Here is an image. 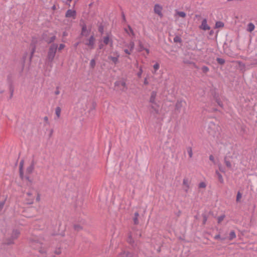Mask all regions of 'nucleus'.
Masks as SVG:
<instances>
[{"instance_id": "nucleus-46", "label": "nucleus", "mask_w": 257, "mask_h": 257, "mask_svg": "<svg viewBox=\"0 0 257 257\" xmlns=\"http://www.w3.org/2000/svg\"><path fill=\"white\" fill-rule=\"evenodd\" d=\"M145 48L143 46V45L142 44V42L141 41L139 42V51H142L144 50Z\"/></svg>"}, {"instance_id": "nucleus-52", "label": "nucleus", "mask_w": 257, "mask_h": 257, "mask_svg": "<svg viewBox=\"0 0 257 257\" xmlns=\"http://www.w3.org/2000/svg\"><path fill=\"white\" fill-rule=\"evenodd\" d=\"M35 46H34V47L32 49V52H31L30 59H31L32 57H33V55L34 53L35 52Z\"/></svg>"}, {"instance_id": "nucleus-16", "label": "nucleus", "mask_w": 257, "mask_h": 257, "mask_svg": "<svg viewBox=\"0 0 257 257\" xmlns=\"http://www.w3.org/2000/svg\"><path fill=\"white\" fill-rule=\"evenodd\" d=\"M20 233V231L18 230H17V229L14 230L13 231V232H12V235H11L12 239H17Z\"/></svg>"}, {"instance_id": "nucleus-31", "label": "nucleus", "mask_w": 257, "mask_h": 257, "mask_svg": "<svg viewBox=\"0 0 257 257\" xmlns=\"http://www.w3.org/2000/svg\"><path fill=\"white\" fill-rule=\"evenodd\" d=\"M127 242L132 245H133L134 243V240H133V239L132 238V236L131 234H129L128 237L127 238Z\"/></svg>"}, {"instance_id": "nucleus-29", "label": "nucleus", "mask_w": 257, "mask_h": 257, "mask_svg": "<svg viewBox=\"0 0 257 257\" xmlns=\"http://www.w3.org/2000/svg\"><path fill=\"white\" fill-rule=\"evenodd\" d=\"M216 61L217 62V63L218 64H219L220 65H224L225 63L224 59H223L222 58H217Z\"/></svg>"}, {"instance_id": "nucleus-53", "label": "nucleus", "mask_w": 257, "mask_h": 257, "mask_svg": "<svg viewBox=\"0 0 257 257\" xmlns=\"http://www.w3.org/2000/svg\"><path fill=\"white\" fill-rule=\"evenodd\" d=\"M209 160L211 161L213 163H215L214 158L213 155H211L209 156Z\"/></svg>"}, {"instance_id": "nucleus-6", "label": "nucleus", "mask_w": 257, "mask_h": 257, "mask_svg": "<svg viewBox=\"0 0 257 257\" xmlns=\"http://www.w3.org/2000/svg\"><path fill=\"white\" fill-rule=\"evenodd\" d=\"M95 39L93 35L89 38L88 42L85 43V45L89 47L90 49H92L94 48V43Z\"/></svg>"}, {"instance_id": "nucleus-10", "label": "nucleus", "mask_w": 257, "mask_h": 257, "mask_svg": "<svg viewBox=\"0 0 257 257\" xmlns=\"http://www.w3.org/2000/svg\"><path fill=\"white\" fill-rule=\"evenodd\" d=\"M76 11L69 9L67 11L66 14H65V17L66 18L72 17L74 19L76 17Z\"/></svg>"}, {"instance_id": "nucleus-33", "label": "nucleus", "mask_w": 257, "mask_h": 257, "mask_svg": "<svg viewBox=\"0 0 257 257\" xmlns=\"http://www.w3.org/2000/svg\"><path fill=\"white\" fill-rule=\"evenodd\" d=\"M177 14L180 17L185 18L186 16V13L184 12L177 11Z\"/></svg>"}, {"instance_id": "nucleus-51", "label": "nucleus", "mask_w": 257, "mask_h": 257, "mask_svg": "<svg viewBox=\"0 0 257 257\" xmlns=\"http://www.w3.org/2000/svg\"><path fill=\"white\" fill-rule=\"evenodd\" d=\"M65 47V45L63 44H61L60 45H59V47L58 48V50L59 51H60L62 49H63Z\"/></svg>"}, {"instance_id": "nucleus-28", "label": "nucleus", "mask_w": 257, "mask_h": 257, "mask_svg": "<svg viewBox=\"0 0 257 257\" xmlns=\"http://www.w3.org/2000/svg\"><path fill=\"white\" fill-rule=\"evenodd\" d=\"M224 163L226 166V167L228 168H231V164L229 161L227 160V157H224Z\"/></svg>"}, {"instance_id": "nucleus-59", "label": "nucleus", "mask_w": 257, "mask_h": 257, "mask_svg": "<svg viewBox=\"0 0 257 257\" xmlns=\"http://www.w3.org/2000/svg\"><path fill=\"white\" fill-rule=\"evenodd\" d=\"M44 119L47 123H49L48 117L47 116H45Z\"/></svg>"}, {"instance_id": "nucleus-7", "label": "nucleus", "mask_w": 257, "mask_h": 257, "mask_svg": "<svg viewBox=\"0 0 257 257\" xmlns=\"http://www.w3.org/2000/svg\"><path fill=\"white\" fill-rule=\"evenodd\" d=\"M190 181L187 178H184L183 180V189L186 193L188 192L190 188Z\"/></svg>"}, {"instance_id": "nucleus-44", "label": "nucleus", "mask_w": 257, "mask_h": 257, "mask_svg": "<svg viewBox=\"0 0 257 257\" xmlns=\"http://www.w3.org/2000/svg\"><path fill=\"white\" fill-rule=\"evenodd\" d=\"M174 41L175 42H180V43L181 42V39L179 36H176L174 38Z\"/></svg>"}, {"instance_id": "nucleus-8", "label": "nucleus", "mask_w": 257, "mask_h": 257, "mask_svg": "<svg viewBox=\"0 0 257 257\" xmlns=\"http://www.w3.org/2000/svg\"><path fill=\"white\" fill-rule=\"evenodd\" d=\"M114 85L115 86H122L123 88L121 89V90L123 91H125L127 89L126 83L124 81H117L115 82Z\"/></svg>"}, {"instance_id": "nucleus-60", "label": "nucleus", "mask_w": 257, "mask_h": 257, "mask_svg": "<svg viewBox=\"0 0 257 257\" xmlns=\"http://www.w3.org/2000/svg\"><path fill=\"white\" fill-rule=\"evenodd\" d=\"M144 83L145 85H148L149 84V82L148 81L147 78L145 79Z\"/></svg>"}, {"instance_id": "nucleus-42", "label": "nucleus", "mask_w": 257, "mask_h": 257, "mask_svg": "<svg viewBox=\"0 0 257 257\" xmlns=\"http://www.w3.org/2000/svg\"><path fill=\"white\" fill-rule=\"evenodd\" d=\"M206 186L205 183L202 182L199 184V188H205Z\"/></svg>"}, {"instance_id": "nucleus-18", "label": "nucleus", "mask_w": 257, "mask_h": 257, "mask_svg": "<svg viewBox=\"0 0 257 257\" xmlns=\"http://www.w3.org/2000/svg\"><path fill=\"white\" fill-rule=\"evenodd\" d=\"M132 254L128 251H122L119 254V257H132Z\"/></svg>"}, {"instance_id": "nucleus-27", "label": "nucleus", "mask_w": 257, "mask_h": 257, "mask_svg": "<svg viewBox=\"0 0 257 257\" xmlns=\"http://www.w3.org/2000/svg\"><path fill=\"white\" fill-rule=\"evenodd\" d=\"M55 39H56V37L55 36H53L51 37V38H50L49 39H46L45 41L48 44H50V43L53 42L55 40Z\"/></svg>"}, {"instance_id": "nucleus-38", "label": "nucleus", "mask_w": 257, "mask_h": 257, "mask_svg": "<svg viewBox=\"0 0 257 257\" xmlns=\"http://www.w3.org/2000/svg\"><path fill=\"white\" fill-rule=\"evenodd\" d=\"M201 70L204 73H206L209 71V68L206 66H204L202 67Z\"/></svg>"}, {"instance_id": "nucleus-40", "label": "nucleus", "mask_w": 257, "mask_h": 257, "mask_svg": "<svg viewBox=\"0 0 257 257\" xmlns=\"http://www.w3.org/2000/svg\"><path fill=\"white\" fill-rule=\"evenodd\" d=\"M95 61L94 59H92L91 61H90V67L91 68H94L95 66Z\"/></svg>"}, {"instance_id": "nucleus-49", "label": "nucleus", "mask_w": 257, "mask_h": 257, "mask_svg": "<svg viewBox=\"0 0 257 257\" xmlns=\"http://www.w3.org/2000/svg\"><path fill=\"white\" fill-rule=\"evenodd\" d=\"M98 31L101 34L103 33V27L102 26H100L98 28Z\"/></svg>"}, {"instance_id": "nucleus-15", "label": "nucleus", "mask_w": 257, "mask_h": 257, "mask_svg": "<svg viewBox=\"0 0 257 257\" xmlns=\"http://www.w3.org/2000/svg\"><path fill=\"white\" fill-rule=\"evenodd\" d=\"M24 160H21L20 163V166H19V172H20V176L21 178H23L24 176V173L23 170V168L24 166Z\"/></svg>"}, {"instance_id": "nucleus-32", "label": "nucleus", "mask_w": 257, "mask_h": 257, "mask_svg": "<svg viewBox=\"0 0 257 257\" xmlns=\"http://www.w3.org/2000/svg\"><path fill=\"white\" fill-rule=\"evenodd\" d=\"M187 150L188 153L189 154V157L190 158H191L193 156V152H192V150L191 147H188L187 148Z\"/></svg>"}, {"instance_id": "nucleus-48", "label": "nucleus", "mask_w": 257, "mask_h": 257, "mask_svg": "<svg viewBox=\"0 0 257 257\" xmlns=\"http://www.w3.org/2000/svg\"><path fill=\"white\" fill-rule=\"evenodd\" d=\"M153 67L155 71L158 70L159 68V64L158 63H156L155 65H154Z\"/></svg>"}, {"instance_id": "nucleus-41", "label": "nucleus", "mask_w": 257, "mask_h": 257, "mask_svg": "<svg viewBox=\"0 0 257 257\" xmlns=\"http://www.w3.org/2000/svg\"><path fill=\"white\" fill-rule=\"evenodd\" d=\"M134 46H135V44H134V42H131L128 45V47L130 48L131 51H132L134 49Z\"/></svg>"}, {"instance_id": "nucleus-37", "label": "nucleus", "mask_w": 257, "mask_h": 257, "mask_svg": "<svg viewBox=\"0 0 257 257\" xmlns=\"http://www.w3.org/2000/svg\"><path fill=\"white\" fill-rule=\"evenodd\" d=\"M9 90H10V98H12L13 96V93H14V87H9Z\"/></svg>"}, {"instance_id": "nucleus-63", "label": "nucleus", "mask_w": 257, "mask_h": 257, "mask_svg": "<svg viewBox=\"0 0 257 257\" xmlns=\"http://www.w3.org/2000/svg\"><path fill=\"white\" fill-rule=\"evenodd\" d=\"M72 1V0H67V2H66V5H68L69 6H70V3Z\"/></svg>"}, {"instance_id": "nucleus-14", "label": "nucleus", "mask_w": 257, "mask_h": 257, "mask_svg": "<svg viewBox=\"0 0 257 257\" xmlns=\"http://www.w3.org/2000/svg\"><path fill=\"white\" fill-rule=\"evenodd\" d=\"M151 108L153 109V111H152V113H155V114H158L159 113V105L156 103V105H155V104H152L151 105Z\"/></svg>"}, {"instance_id": "nucleus-19", "label": "nucleus", "mask_w": 257, "mask_h": 257, "mask_svg": "<svg viewBox=\"0 0 257 257\" xmlns=\"http://www.w3.org/2000/svg\"><path fill=\"white\" fill-rule=\"evenodd\" d=\"M236 63L238 64L240 70L241 71L245 70V64L241 61H236Z\"/></svg>"}, {"instance_id": "nucleus-26", "label": "nucleus", "mask_w": 257, "mask_h": 257, "mask_svg": "<svg viewBox=\"0 0 257 257\" xmlns=\"http://www.w3.org/2000/svg\"><path fill=\"white\" fill-rule=\"evenodd\" d=\"M224 27V23L221 21H217L215 23V28H222Z\"/></svg>"}, {"instance_id": "nucleus-62", "label": "nucleus", "mask_w": 257, "mask_h": 257, "mask_svg": "<svg viewBox=\"0 0 257 257\" xmlns=\"http://www.w3.org/2000/svg\"><path fill=\"white\" fill-rule=\"evenodd\" d=\"M122 17L123 20L124 21H125V15L123 13H122Z\"/></svg>"}, {"instance_id": "nucleus-5", "label": "nucleus", "mask_w": 257, "mask_h": 257, "mask_svg": "<svg viewBox=\"0 0 257 257\" xmlns=\"http://www.w3.org/2000/svg\"><path fill=\"white\" fill-rule=\"evenodd\" d=\"M186 104V102L182 100H178L175 104V110L180 112L181 108Z\"/></svg>"}, {"instance_id": "nucleus-12", "label": "nucleus", "mask_w": 257, "mask_h": 257, "mask_svg": "<svg viewBox=\"0 0 257 257\" xmlns=\"http://www.w3.org/2000/svg\"><path fill=\"white\" fill-rule=\"evenodd\" d=\"M157 96V92L155 91H153L151 92V97L150 98V102L152 104H155L156 105V102H155V99Z\"/></svg>"}, {"instance_id": "nucleus-64", "label": "nucleus", "mask_w": 257, "mask_h": 257, "mask_svg": "<svg viewBox=\"0 0 257 257\" xmlns=\"http://www.w3.org/2000/svg\"><path fill=\"white\" fill-rule=\"evenodd\" d=\"M209 35L210 36H212L214 34V31L213 30H211L210 32H209Z\"/></svg>"}, {"instance_id": "nucleus-24", "label": "nucleus", "mask_w": 257, "mask_h": 257, "mask_svg": "<svg viewBox=\"0 0 257 257\" xmlns=\"http://www.w3.org/2000/svg\"><path fill=\"white\" fill-rule=\"evenodd\" d=\"M61 109L60 107L58 106L56 108L55 113L57 115V118H59L60 116Z\"/></svg>"}, {"instance_id": "nucleus-57", "label": "nucleus", "mask_w": 257, "mask_h": 257, "mask_svg": "<svg viewBox=\"0 0 257 257\" xmlns=\"http://www.w3.org/2000/svg\"><path fill=\"white\" fill-rule=\"evenodd\" d=\"M128 29L130 31V32H131V33L133 35H134V31L132 28V27L130 26H128Z\"/></svg>"}, {"instance_id": "nucleus-2", "label": "nucleus", "mask_w": 257, "mask_h": 257, "mask_svg": "<svg viewBox=\"0 0 257 257\" xmlns=\"http://www.w3.org/2000/svg\"><path fill=\"white\" fill-rule=\"evenodd\" d=\"M57 48V44L55 43L52 44L50 46L47 55V59L49 61L52 62L53 60L56 53Z\"/></svg>"}, {"instance_id": "nucleus-3", "label": "nucleus", "mask_w": 257, "mask_h": 257, "mask_svg": "<svg viewBox=\"0 0 257 257\" xmlns=\"http://www.w3.org/2000/svg\"><path fill=\"white\" fill-rule=\"evenodd\" d=\"M163 7L160 5L157 4L154 6V11L156 14H157L161 18H163V15L162 13Z\"/></svg>"}, {"instance_id": "nucleus-47", "label": "nucleus", "mask_w": 257, "mask_h": 257, "mask_svg": "<svg viewBox=\"0 0 257 257\" xmlns=\"http://www.w3.org/2000/svg\"><path fill=\"white\" fill-rule=\"evenodd\" d=\"M54 253L56 254H60L61 253V250L60 248H58L55 249Z\"/></svg>"}, {"instance_id": "nucleus-11", "label": "nucleus", "mask_w": 257, "mask_h": 257, "mask_svg": "<svg viewBox=\"0 0 257 257\" xmlns=\"http://www.w3.org/2000/svg\"><path fill=\"white\" fill-rule=\"evenodd\" d=\"M90 31V30H88L87 29L86 25L85 24L82 25V30L81 33L82 36L87 37L89 34Z\"/></svg>"}, {"instance_id": "nucleus-34", "label": "nucleus", "mask_w": 257, "mask_h": 257, "mask_svg": "<svg viewBox=\"0 0 257 257\" xmlns=\"http://www.w3.org/2000/svg\"><path fill=\"white\" fill-rule=\"evenodd\" d=\"M109 59L115 64L118 62V57H110Z\"/></svg>"}, {"instance_id": "nucleus-35", "label": "nucleus", "mask_w": 257, "mask_h": 257, "mask_svg": "<svg viewBox=\"0 0 257 257\" xmlns=\"http://www.w3.org/2000/svg\"><path fill=\"white\" fill-rule=\"evenodd\" d=\"M215 101L217 103L218 105L219 106H220L221 107H223V103L221 102V101L220 100L219 98L216 97Z\"/></svg>"}, {"instance_id": "nucleus-61", "label": "nucleus", "mask_w": 257, "mask_h": 257, "mask_svg": "<svg viewBox=\"0 0 257 257\" xmlns=\"http://www.w3.org/2000/svg\"><path fill=\"white\" fill-rule=\"evenodd\" d=\"M40 197L39 194H38V196H37V198H36V200H37V201H40Z\"/></svg>"}, {"instance_id": "nucleus-45", "label": "nucleus", "mask_w": 257, "mask_h": 257, "mask_svg": "<svg viewBox=\"0 0 257 257\" xmlns=\"http://www.w3.org/2000/svg\"><path fill=\"white\" fill-rule=\"evenodd\" d=\"M202 217H203V224H205L206 223V222L207 220V217L206 215L205 214H202Z\"/></svg>"}, {"instance_id": "nucleus-1", "label": "nucleus", "mask_w": 257, "mask_h": 257, "mask_svg": "<svg viewBox=\"0 0 257 257\" xmlns=\"http://www.w3.org/2000/svg\"><path fill=\"white\" fill-rule=\"evenodd\" d=\"M30 245L35 249H38L39 252L41 254L47 253V250L45 248L42 247L43 243L41 240H38L36 238L30 239Z\"/></svg>"}, {"instance_id": "nucleus-56", "label": "nucleus", "mask_w": 257, "mask_h": 257, "mask_svg": "<svg viewBox=\"0 0 257 257\" xmlns=\"http://www.w3.org/2000/svg\"><path fill=\"white\" fill-rule=\"evenodd\" d=\"M59 93H60V91L59 90V87H56V90L55 92V94L56 95H58V94H59Z\"/></svg>"}, {"instance_id": "nucleus-54", "label": "nucleus", "mask_w": 257, "mask_h": 257, "mask_svg": "<svg viewBox=\"0 0 257 257\" xmlns=\"http://www.w3.org/2000/svg\"><path fill=\"white\" fill-rule=\"evenodd\" d=\"M142 72H143V70H142V69L141 68V69H140L139 72L138 73V77H141V75H142Z\"/></svg>"}, {"instance_id": "nucleus-20", "label": "nucleus", "mask_w": 257, "mask_h": 257, "mask_svg": "<svg viewBox=\"0 0 257 257\" xmlns=\"http://www.w3.org/2000/svg\"><path fill=\"white\" fill-rule=\"evenodd\" d=\"M236 237V234L235 231L234 230H232L230 231L228 236V239L229 240H232L233 239Z\"/></svg>"}, {"instance_id": "nucleus-25", "label": "nucleus", "mask_w": 257, "mask_h": 257, "mask_svg": "<svg viewBox=\"0 0 257 257\" xmlns=\"http://www.w3.org/2000/svg\"><path fill=\"white\" fill-rule=\"evenodd\" d=\"M216 174L217 175L219 181L221 183H223V177H222V175H221V174L217 171H216Z\"/></svg>"}, {"instance_id": "nucleus-55", "label": "nucleus", "mask_w": 257, "mask_h": 257, "mask_svg": "<svg viewBox=\"0 0 257 257\" xmlns=\"http://www.w3.org/2000/svg\"><path fill=\"white\" fill-rule=\"evenodd\" d=\"M124 52H125L126 54H129V55H130V54H131V52H132V51H131V50H127V49H125V50H124Z\"/></svg>"}, {"instance_id": "nucleus-39", "label": "nucleus", "mask_w": 257, "mask_h": 257, "mask_svg": "<svg viewBox=\"0 0 257 257\" xmlns=\"http://www.w3.org/2000/svg\"><path fill=\"white\" fill-rule=\"evenodd\" d=\"M109 42V38L108 36L104 37L103 42L105 45H107Z\"/></svg>"}, {"instance_id": "nucleus-58", "label": "nucleus", "mask_w": 257, "mask_h": 257, "mask_svg": "<svg viewBox=\"0 0 257 257\" xmlns=\"http://www.w3.org/2000/svg\"><path fill=\"white\" fill-rule=\"evenodd\" d=\"M213 97H214V100H215L216 97L219 98V96L217 94H216V93H214V94H213Z\"/></svg>"}, {"instance_id": "nucleus-50", "label": "nucleus", "mask_w": 257, "mask_h": 257, "mask_svg": "<svg viewBox=\"0 0 257 257\" xmlns=\"http://www.w3.org/2000/svg\"><path fill=\"white\" fill-rule=\"evenodd\" d=\"M214 238L215 239H221L222 240H223L225 239V238H220V236L219 234H217V235H216L215 236H214Z\"/></svg>"}, {"instance_id": "nucleus-23", "label": "nucleus", "mask_w": 257, "mask_h": 257, "mask_svg": "<svg viewBox=\"0 0 257 257\" xmlns=\"http://www.w3.org/2000/svg\"><path fill=\"white\" fill-rule=\"evenodd\" d=\"M14 239H12V236L10 238H8L6 239V241L4 243L6 245H10L14 243Z\"/></svg>"}, {"instance_id": "nucleus-21", "label": "nucleus", "mask_w": 257, "mask_h": 257, "mask_svg": "<svg viewBox=\"0 0 257 257\" xmlns=\"http://www.w3.org/2000/svg\"><path fill=\"white\" fill-rule=\"evenodd\" d=\"M7 81L10 87H14L12 77L11 75H9L7 77Z\"/></svg>"}, {"instance_id": "nucleus-36", "label": "nucleus", "mask_w": 257, "mask_h": 257, "mask_svg": "<svg viewBox=\"0 0 257 257\" xmlns=\"http://www.w3.org/2000/svg\"><path fill=\"white\" fill-rule=\"evenodd\" d=\"M225 215L223 214L218 217V223H220L224 219Z\"/></svg>"}, {"instance_id": "nucleus-30", "label": "nucleus", "mask_w": 257, "mask_h": 257, "mask_svg": "<svg viewBox=\"0 0 257 257\" xmlns=\"http://www.w3.org/2000/svg\"><path fill=\"white\" fill-rule=\"evenodd\" d=\"M74 229L75 230H76L77 231H79L81 230V229H82V227L79 224H75L74 225Z\"/></svg>"}, {"instance_id": "nucleus-43", "label": "nucleus", "mask_w": 257, "mask_h": 257, "mask_svg": "<svg viewBox=\"0 0 257 257\" xmlns=\"http://www.w3.org/2000/svg\"><path fill=\"white\" fill-rule=\"evenodd\" d=\"M242 195L240 192H238L236 196V201L239 202L241 198Z\"/></svg>"}, {"instance_id": "nucleus-9", "label": "nucleus", "mask_w": 257, "mask_h": 257, "mask_svg": "<svg viewBox=\"0 0 257 257\" xmlns=\"http://www.w3.org/2000/svg\"><path fill=\"white\" fill-rule=\"evenodd\" d=\"M199 28L205 31L210 30V27L207 25L206 19L203 20L201 25L199 26Z\"/></svg>"}, {"instance_id": "nucleus-4", "label": "nucleus", "mask_w": 257, "mask_h": 257, "mask_svg": "<svg viewBox=\"0 0 257 257\" xmlns=\"http://www.w3.org/2000/svg\"><path fill=\"white\" fill-rule=\"evenodd\" d=\"M26 203L28 204H32L33 203L35 196L30 192L26 193Z\"/></svg>"}, {"instance_id": "nucleus-13", "label": "nucleus", "mask_w": 257, "mask_h": 257, "mask_svg": "<svg viewBox=\"0 0 257 257\" xmlns=\"http://www.w3.org/2000/svg\"><path fill=\"white\" fill-rule=\"evenodd\" d=\"M34 162L32 161L31 165L27 168L26 172L29 174H31L34 170Z\"/></svg>"}, {"instance_id": "nucleus-22", "label": "nucleus", "mask_w": 257, "mask_h": 257, "mask_svg": "<svg viewBox=\"0 0 257 257\" xmlns=\"http://www.w3.org/2000/svg\"><path fill=\"white\" fill-rule=\"evenodd\" d=\"M254 29V25L251 23H249L247 25V31L251 32Z\"/></svg>"}, {"instance_id": "nucleus-17", "label": "nucleus", "mask_w": 257, "mask_h": 257, "mask_svg": "<svg viewBox=\"0 0 257 257\" xmlns=\"http://www.w3.org/2000/svg\"><path fill=\"white\" fill-rule=\"evenodd\" d=\"M139 216V212H135L134 214V217H133L134 223L135 225H137L139 223V220H138Z\"/></svg>"}]
</instances>
